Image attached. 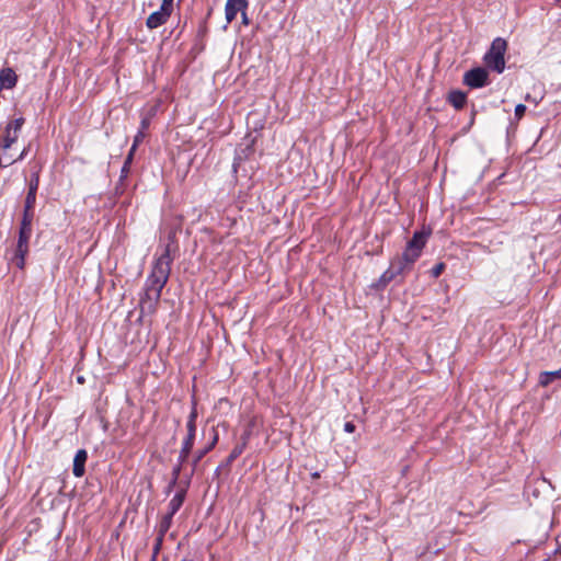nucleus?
<instances>
[{
	"instance_id": "1",
	"label": "nucleus",
	"mask_w": 561,
	"mask_h": 561,
	"mask_svg": "<svg viewBox=\"0 0 561 561\" xmlns=\"http://www.w3.org/2000/svg\"><path fill=\"white\" fill-rule=\"evenodd\" d=\"M172 261L170 245L168 244L163 253L154 261L152 271L146 279L145 289L161 294L170 277Z\"/></svg>"
},
{
	"instance_id": "2",
	"label": "nucleus",
	"mask_w": 561,
	"mask_h": 561,
	"mask_svg": "<svg viewBox=\"0 0 561 561\" xmlns=\"http://www.w3.org/2000/svg\"><path fill=\"white\" fill-rule=\"evenodd\" d=\"M507 49V42L502 37H496L493 39L489 50L484 55L485 65L496 71L497 73H502L505 69V53Z\"/></svg>"
},
{
	"instance_id": "3",
	"label": "nucleus",
	"mask_w": 561,
	"mask_h": 561,
	"mask_svg": "<svg viewBox=\"0 0 561 561\" xmlns=\"http://www.w3.org/2000/svg\"><path fill=\"white\" fill-rule=\"evenodd\" d=\"M196 419H197V411H196V408H193L188 415V420L186 423L187 434L182 443V447H181V450L179 454L181 462L187 461V458H188V456L192 451V448L194 446L195 434H196Z\"/></svg>"
},
{
	"instance_id": "4",
	"label": "nucleus",
	"mask_w": 561,
	"mask_h": 561,
	"mask_svg": "<svg viewBox=\"0 0 561 561\" xmlns=\"http://www.w3.org/2000/svg\"><path fill=\"white\" fill-rule=\"evenodd\" d=\"M431 231H415L413 233L412 239L407 243L404 249L405 256L411 260H417L421 256L422 250L426 244L427 238L430 237Z\"/></svg>"
},
{
	"instance_id": "5",
	"label": "nucleus",
	"mask_w": 561,
	"mask_h": 561,
	"mask_svg": "<svg viewBox=\"0 0 561 561\" xmlns=\"http://www.w3.org/2000/svg\"><path fill=\"white\" fill-rule=\"evenodd\" d=\"M462 81L471 89L483 88L489 84V72L485 68L476 67L465 72Z\"/></svg>"
},
{
	"instance_id": "6",
	"label": "nucleus",
	"mask_w": 561,
	"mask_h": 561,
	"mask_svg": "<svg viewBox=\"0 0 561 561\" xmlns=\"http://www.w3.org/2000/svg\"><path fill=\"white\" fill-rule=\"evenodd\" d=\"M32 236V228H21L19 230L18 245L15 250V264L19 268H23L25 264V255L28 252V241Z\"/></svg>"
},
{
	"instance_id": "7",
	"label": "nucleus",
	"mask_w": 561,
	"mask_h": 561,
	"mask_svg": "<svg viewBox=\"0 0 561 561\" xmlns=\"http://www.w3.org/2000/svg\"><path fill=\"white\" fill-rule=\"evenodd\" d=\"M161 294L154 290L144 289L140 297L139 307L141 316H151L157 311Z\"/></svg>"
},
{
	"instance_id": "8",
	"label": "nucleus",
	"mask_w": 561,
	"mask_h": 561,
	"mask_svg": "<svg viewBox=\"0 0 561 561\" xmlns=\"http://www.w3.org/2000/svg\"><path fill=\"white\" fill-rule=\"evenodd\" d=\"M416 261L417 260L410 261V259L405 256V251H403L401 256H397L391 261L389 268L396 276H400L411 271Z\"/></svg>"
},
{
	"instance_id": "9",
	"label": "nucleus",
	"mask_w": 561,
	"mask_h": 561,
	"mask_svg": "<svg viewBox=\"0 0 561 561\" xmlns=\"http://www.w3.org/2000/svg\"><path fill=\"white\" fill-rule=\"evenodd\" d=\"M247 8V0H227L225 7L227 23H231L236 19L238 12H243Z\"/></svg>"
},
{
	"instance_id": "10",
	"label": "nucleus",
	"mask_w": 561,
	"mask_h": 561,
	"mask_svg": "<svg viewBox=\"0 0 561 561\" xmlns=\"http://www.w3.org/2000/svg\"><path fill=\"white\" fill-rule=\"evenodd\" d=\"M213 438L211 442L204 448L198 449L192 459L191 462V474H193L199 463V461L215 447L218 442V433L215 428H211Z\"/></svg>"
},
{
	"instance_id": "11",
	"label": "nucleus",
	"mask_w": 561,
	"mask_h": 561,
	"mask_svg": "<svg viewBox=\"0 0 561 561\" xmlns=\"http://www.w3.org/2000/svg\"><path fill=\"white\" fill-rule=\"evenodd\" d=\"M254 139L248 140L236 150L233 168H237L242 161L249 159L254 153Z\"/></svg>"
},
{
	"instance_id": "12",
	"label": "nucleus",
	"mask_w": 561,
	"mask_h": 561,
	"mask_svg": "<svg viewBox=\"0 0 561 561\" xmlns=\"http://www.w3.org/2000/svg\"><path fill=\"white\" fill-rule=\"evenodd\" d=\"M39 185V176L37 173H33L28 183V191L25 198V204L27 208H34L36 203V193Z\"/></svg>"
},
{
	"instance_id": "13",
	"label": "nucleus",
	"mask_w": 561,
	"mask_h": 561,
	"mask_svg": "<svg viewBox=\"0 0 561 561\" xmlns=\"http://www.w3.org/2000/svg\"><path fill=\"white\" fill-rule=\"evenodd\" d=\"M88 459V453L85 449H79L73 459L72 472L77 478H81L85 472V462Z\"/></svg>"
},
{
	"instance_id": "14",
	"label": "nucleus",
	"mask_w": 561,
	"mask_h": 561,
	"mask_svg": "<svg viewBox=\"0 0 561 561\" xmlns=\"http://www.w3.org/2000/svg\"><path fill=\"white\" fill-rule=\"evenodd\" d=\"M18 81V76L11 68H4L0 72V90L2 89H12L15 87Z\"/></svg>"
},
{
	"instance_id": "15",
	"label": "nucleus",
	"mask_w": 561,
	"mask_h": 561,
	"mask_svg": "<svg viewBox=\"0 0 561 561\" xmlns=\"http://www.w3.org/2000/svg\"><path fill=\"white\" fill-rule=\"evenodd\" d=\"M170 18L169 13H165L164 11L162 10H158L156 12H152L147 21H146V25L149 27V28H157L159 26H161L162 24H164L168 19Z\"/></svg>"
},
{
	"instance_id": "16",
	"label": "nucleus",
	"mask_w": 561,
	"mask_h": 561,
	"mask_svg": "<svg viewBox=\"0 0 561 561\" xmlns=\"http://www.w3.org/2000/svg\"><path fill=\"white\" fill-rule=\"evenodd\" d=\"M447 100L456 110H461L466 105L467 94L463 91L454 90L449 92Z\"/></svg>"
},
{
	"instance_id": "17",
	"label": "nucleus",
	"mask_w": 561,
	"mask_h": 561,
	"mask_svg": "<svg viewBox=\"0 0 561 561\" xmlns=\"http://www.w3.org/2000/svg\"><path fill=\"white\" fill-rule=\"evenodd\" d=\"M185 499V491L182 490L178 492L168 504V513L167 515L174 516L175 513L180 510Z\"/></svg>"
},
{
	"instance_id": "18",
	"label": "nucleus",
	"mask_w": 561,
	"mask_h": 561,
	"mask_svg": "<svg viewBox=\"0 0 561 561\" xmlns=\"http://www.w3.org/2000/svg\"><path fill=\"white\" fill-rule=\"evenodd\" d=\"M556 378H561V368L554 371L541 373L539 383L542 387H547Z\"/></svg>"
},
{
	"instance_id": "19",
	"label": "nucleus",
	"mask_w": 561,
	"mask_h": 561,
	"mask_svg": "<svg viewBox=\"0 0 561 561\" xmlns=\"http://www.w3.org/2000/svg\"><path fill=\"white\" fill-rule=\"evenodd\" d=\"M34 218V208H27L26 205H24L23 216L21 220V228H32V222Z\"/></svg>"
},
{
	"instance_id": "20",
	"label": "nucleus",
	"mask_w": 561,
	"mask_h": 561,
	"mask_svg": "<svg viewBox=\"0 0 561 561\" xmlns=\"http://www.w3.org/2000/svg\"><path fill=\"white\" fill-rule=\"evenodd\" d=\"M18 137L19 136L12 131V125H8L5 127V136L3 138V149H9L16 141Z\"/></svg>"
},
{
	"instance_id": "21",
	"label": "nucleus",
	"mask_w": 561,
	"mask_h": 561,
	"mask_svg": "<svg viewBox=\"0 0 561 561\" xmlns=\"http://www.w3.org/2000/svg\"><path fill=\"white\" fill-rule=\"evenodd\" d=\"M172 518H173L172 516L167 515V514L161 518V520L158 525V535L159 536H163V537L165 536V534L169 531V529L172 525Z\"/></svg>"
},
{
	"instance_id": "22",
	"label": "nucleus",
	"mask_w": 561,
	"mask_h": 561,
	"mask_svg": "<svg viewBox=\"0 0 561 561\" xmlns=\"http://www.w3.org/2000/svg\"><path fill=\"white\" fill-rule=\"evenodd\" d=\"M244 450V445L237 444L226 459L225 465L230 466Z\"/></svg>"
},
{
	"instance_id": "23",
	"label": "nucleus",
	"mask_w": 561,
	"mask_h": 561,
	"mask_svg": "<svg viewBox=\"0 0 561 561\" xmlns=\"http://www.w3.org/2000/svg\"><path fill=\"white\" fill-rule=\"evenodd\" d=\"M154 115H156V110H154V107H152V108H150V111L147 114H145L142 116L139 130H142L146 133V130L149 128V126L151 124V119Z\"/></svg>"
},
{
	"instance_id": "24",
	"label": "nucleus",
	"mask_w": 561,
	"mask_h": 561,
	"mask_svg": "<svg viewBox=\"0 0 561 561\" xmlns=\"http://www.w3.org/2000/svg\"><path fill=\"white\" fill-rule=\"evenodd\" d=\"M184 463L185 462H181L180 457H179L178 465L172 470V480L169 485L170 488H172L176 484Z\"/></svg>"
},
{
	"instance_id": "25",
	"label": "nucleus",
	"mask_w": 561,
	"mask_h": 561,
	"mask_svg": "<svg viewBox=\"0 0 561 561\" xmlns=\"http://www.w3.org/2000/svg\"><path fill=\"white\" fill-rule=\"evenodd\" d=\"M397 276L393 274V272L388 268L381 276H380V279H379V283L382 285V286H386L387 284H389L391 280H393Z\"/></svg>"
},
{
	"instance_id": "26",
	"label": "nucleus",
	"mask_w": 561,
	"mask_h": 561,
	"mask_svg": "<svg viewBox=\"0 0 561 561\" xmlns=\"http://www.w3.org/2000/svg\"><path fill=\"white\" fill-rule=\"evenodd\" d=\"M252 434V428H251V424H249L247 426V428L244 430V432L242 433L241 437H240V445H244V448L247 447L248 443H249V439H250V436Z\"/></svg>"
},
{
	"instance_id": "27",
	"label": "nucleus",
	"mask_w": 561,
	"mask_h": 561,
	"mask_svg": "<svg viewBox=\"0 0 561 561\" xmlns=\"http://www.w3.org/2000/svg\"><path fill=\"white\" fill-rule=\"evenodd\" d=\"M163 538H164L163 536H159V535H157V537H156L153 550H152V557H154L156 560H157L158 553L161 550Z\"/></svg>"
},
{
	"instance_id": "28",
	"label": "nucleus",
	"mask_w": 561,
	"mask_h": 561,
	"mask_svg": "<svg viewBox=\"0 0 561 561\" xmlns=\"http://www.w3.org/2000/svg\"><path fill=\"white\" fill-rule=\"evenodd\" d=\"M23 124H24V118L23 117H19L16 119H14L13 122L9 123L8 125H12L13 134H16L19 136V133H20Z\"/></svg>"
},
{
	"instance_id": "29",
	"label": "nucleus",
	"mask_w": 561,
	"mask_h": 561,
	"mask_svg": "<svg viewBox=\"0 0 561 561\" xmlns=\"http://www.w3.org/2000/svg\"><path fill=\"white\" fill-rule=\"evenodd\" d=\"M146 137V133L142 131V130H138V133L136 134V136L134 137V141H133V145H131V148L133 149H137V147L142 142V140L145 139Z\"/></svg>"
},
{
	"instance_id": "30",
	"label": "nucleus",
	"mask_w": 561,
	"mask_h": 561,
	"mask_svg": "<svg viewBox=\"0 0 561 561\" xmlns=\"http://www.w3.org/2000/svg\"><path fill=\"white\" fill-rule=\"evenodd\" d=\"M445 267H446L445 263H443V262L437 263V264L432 268V271H431L432 276H433V277H435V278H436V277H438V276H440V275H442V273L444 272Z\"/></svg>"
},
{
	"instance_id": "31",
	"label": "nucleus",
	"mask_w": 561,
	"mask_h": 561,
	"mask_svg": "<svg viewBox=\"0 0 561 561\" xmlns=\"http://www.w3.org/2000/svg\"><path fill=\"white\" fill-rule=\"evenodd\" d=\"M160 10H162L165 13H169V15H171V13L173 11V0H162Z\"/></svg>"
},
{
	"instance_id": "32",
	"label": "nucleus",
	"mask_w": 561,
	"mask_h": 561,
	"mask_svg": "<svg viewBox=\"0 0 561 561\" xmlns=\"http://www.w3.org/2000/svg\"><path fill=\"white\" fill-rule=\"evenodd\" d=\"M526 112V106L524 104H517L515 107V116L520 119Z\"/></svg>"
},
{
	"instance_id": "33",
	"label": "nucleus",
	"mask_w": 561,
	"mask_h": 561,
	"mask_svg": "<svg viewBox=\"0 0 561 561\" xmlns=\"http://www.w3.org/2000/svg\"><path fill=\"white\" fill-rule=\"evenodd\" d=\"M135 151H136V149L130 148V150L125 159V162H124L125 165L130 167L133 159H134Z\"/></svg>"
},
{
	"instance_id": "34",
	"label": "nucleus",
	"mask_w": 561,
	"mask_h": 561,
	"mask_svg": "<svg viewBox=\"0 0 561 561\" xmlns=\"http://www.w3.org/2000/svg\"><path fill=\"white\" fill-rule=\"evenodd\" d=\"M129 168L130 167L123 164L122 170H121V178H119L121 181H123L124 179L127 178V175L129 173Z\"/></svg>"
},
{
	"instance_id": "35",
	"label": "nucleus",
	"mask_w": 561,
	"mask_h": 561,
	"mask_svg": "<svg viewBox=\"0 0 561 561\" xmlns=\"http://www.w3.org/2000/svg\"><path fill=\"white\" fill-rule=\"evenodd\" d=\"M344 431L347 433H353L355 432V425L352 422H346L344 424Z\"/></svg>"
},
{
	"instance_id": "36",
	"label": "nucleus",
	"mask_w": 561,
	"mask_h": 561,
	"mask_svg": "<svg viewBox=\"0 0 561 561\" xmlns=\"http://www.w3.org/2000/svg\"><path fill=\"white\" fill-rule=\"evenodd\" d=\"M241 13H242V22H243L244 24H249V20H248V16H247L245 11H243V12H241Z\"/></svg>"
},
{
	"instance_id": "37",
	"label": "nucleus",
	"mask_w": 561,
	"mask_h": 561,
	"mask_svg": "<svg viewBox=\"0 0 561 561\" xmlns=\"http://www.w3.org/2000/svg\"><path fill=\"white\" fill-rule=\"evenodd\" d=\"M24 154H25V150L22 151V153L20 154V157L18 159L22 160L24 158Z\"/></svg>"
},
{
	"instance_id": "38",
	"label": "nucleus",
	"mask_w": 561,
	"mask_h": 561,
	"mask_svg": "<svg viewBox=\"0 0 561 561\" xmlns=\"http://www.w3.org/2000/svg\"><path fill=\"white\" fill-rule=\"evenodd\" d=\"M211 11H213V9L210 8V9L208 10V12H207V18H209V16H210Z\"/></svg>"
},
{
	"instance_id": "39",
	"label": "nucleus",
	"mask_w": 561,
	"mask_h": 561,
	"mask_svg": "<svg viewBox=\"0 0 561 561\" xmlns=\"http://www.w3.org/2000/svg\"><path fill=\"white\" fill-rule=\"evenodd\" d=\"M78 381H79V382H82V381H83V378H82V377H79V378H78Z\"/></svg>"
},
{
	"instance_id": "40",
	"label": "nucleus",
	"mask_w": 561,
	"mask_h": 561,
	"mask_svg": "<svg viewBox=\"0 0 561 561\" xmlns=\"http://www.w3.org/2000/svg\"><path fill=\"white\" fill-rule=\"evenodd\" d=\"M150 561H156L154 557H151V560Z\"/></svg>"
},
{
	"instance_id": "41",
	"label": "nucleus",
	"mask_w": 561,
	"mask_h": 561,
	"mask_svg": "<svg viewBox=\"0 0 561 561\" xmlns=\"http://www.w3.org/2000/svg\"><path fill=\"white\" fill-rule=\"evenodd\" d=\"M558 551L561 553V547L559 548V550H558Z\"/></svg>"
}]
</instances>
